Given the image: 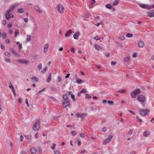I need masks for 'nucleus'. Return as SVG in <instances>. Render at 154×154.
Wrapping results in <instances>:
<instances>
[{
    "label": "nucleus",
    "mask_w": 154,
    "mask_h": 154,
    "mask_svg": "<svg viewBox=\"0 0 154 154\" xmlns=\"http://www.w3.org/2000/svg\"><path fill=\"white\" fill-rule=\"evenodd\" d=\"M40 122L38 121V120L36 122L33 128V130L34 131H37L39 130L40 128Z\"/></svg>",
    "instance_id": "nucleus-1"
},
{
    "label": "nucleus",
    "mask_w": 154,
    "mask_h": 154,
    "mask_svg": "<svg viewBox=\"0 0 154 154\" xmlns=\"http://www.w3.org/2000/svg\"><path fill=\"white\" fill-rule=\"evenodd\" d=\"M57 8L58 9V11L60 13H63L64 10V8L62 5L60 4H59L57 7Z\"/></svg>",
    "instance_id": "nucleus-2"
},
{
    "label": "nucleus",
    "mask_w": 154,
    "mask_h": 154,
    "mask_svg": "<svg viewBox=\"0 0 154 154\" xmlns=\"http://www.w3.org/2000/svg\"><path fill=\"white\" fill-rule=\"evenodd\" d=\"M113 136L112 135H111L108 137L103 142V144L104 145H106L107 143H109L112 140Z\"/></svg>",
    "instance_id": "nucleus-3"
},
{
    "label": "nucleus",
    "mask_w": 154,
    "mask_h": 154,
    "mask_svg": "<svg viewBox=\"0 0 154 154\" xmlns=\"http://www.w3.org/2000/svg\"><path fill=\"white\" fill-rule=\"evenodd\" d=\"M138 100L142 103L144 102L145 101V97L142 95H140L137 97Z\"/></svg>",
    "instance_id": "nucleus-4"
},
{
    "label": "nucleus",
    "mask_w": 154,
    "mask_h": 154,
    "mask_svg": "<svg viewBox=\"0 0 154 154\" xmlns=\"http://www.w3.org/2000/svg\"><path fill=\"white\" fill-rule=\"evenodd\" d=\"M11 12H9V11H8L5 14L6 18L7 20H9L10 18H13L14 17L13 15L10 13Z\"/></svg>",
    "instance_id": "nucleus-5"
},
{
    "label": "nucleus",
    "mask_w": 154,
    "mask_h": 154,
    "mask_svg": "<svg viewBox=\"0 0 154 154\" xmlns=\"http://www.w3.org/2000/svg\"><path fill=\"white\" fill-rule=\"evenodd\" d=\"M140 114L143 116H145L147 112H148V110L147 109H143L139 111Z\"/></svg>",
    "instance_id": "nucleus-6"
},
{
    "label": "nucleus",
    "mask_w": 154,
    "mask_h": 154,
    "mask_svg": "<svg viewBox=\"0 0 154 154\" xmlns=\"http://www.w3.org/2000/svg\"><path fill=\"white\" fill-rule=\"evenodd\" d=\"M10 51L13 54L16 56L17 57H20V55L19 54L17 53L15 50L13 48H11L10 49Z\"/></svg>",
    "instance_id": "nucleus-7"
},
{
    "label": "nucleus",
    "mask_w": 154,
    "mask_h": 154,
    "mask_svg": "<svg viewBox=\"0 0 154 154\" xmlns=\"http://www.w3.org/2000/svg\"><path fill=\"white\" fill-rule=\"evenodd\" d=\"M19 5L17 3H16L12 5L8 10L9 12H11L15 8H16Z\"/></svg>",
    "instance_id": "nucleus-8"
},
{
    "label": "nucleus",
    "mask_w": 154,
    "mask_h": 154,
    "mask_svg": "<svg viewBox=\"0 0 154 154\" xmlns=\"http://www.w3.org/2000/svg\"><path fill=\"white\" fill-rule=\"evenodd\" d=\"M34 8L36 11L38 12L39 13L41 14L42 13V11L38 6L35 5L34 6Z\"/></svg>",
    "instance_id": "nucleus-9"
},
{
    "label": "nucleus",
    "mask_w": 154,
    "mask_h": 154,
    "mask_svg": "<svg viewBox=\"0 0 154 154\" xmlns=\"http://www.w3.org/2000/svg\"><path fill=\"white\" fill-rule=\"evenodd\" d=\"M147 16L150 17H154V11H150L148 13Z\"/></svg>",
    "instance_id": "nucleus-10"
},
{
    "label": "nucleus",
    "mask_w": 154,
    "mask_h": 154,
    "mask_svg": "<svg viewBox=\"0 0 154 154\" xmlns=\"http://www.w3.org/2000/svg\"><path fill=\"white\" fill-rule=\"evenodd\" d=\"M70 103L69 102H63V108H66L67 106L69 105Z\"/></svg>",
    "instance_id": "nucleus-11"
},
{
    "label": "nucleus",
    "mask_w": 154,
    "mask_h": 154,
    "mask_svg": "<svg viewBox=\"0 0 154 154\" xmlns=\"http://www.w3.org/2000/svg\"><path fill=\"white\" fill-rule=\"evenodd\" d=\"M19 61L21 63L23 64H26L29 63V61H28L24 59H20L19 60Z\"/></svg>",
    "instance_id": "nucleus-12"
},
{
    "label": "nucleus",
    "mask_w": 154,
    "mask_h": 154,
    "mask_svg": "<svg viewBox=\"0 0 154 154\" xmlns=\"http://www.w3.org/2000/svg\"><path fill=\"white\" fill-rule=\"evenodd\" d=\"M48 44H45L44 46V52L46 53L48 51Z\"/></svg>",
    "instance_id": "nucleus-13"
},
{
    "label": "nucleus",
    "mask_w": 154,
    "mask_h": 154,
    "mask_svg": "<svg viewBox=\"0 0 154 154\" xmlns=\"http://www.w3.org/2000/svg\"><path fill=\"white\" fill-rule=\"evenodd\" d=\"M76 82L78 84H81L83 83L84 81L78 78L76 80Z\"/></svg>",
    "instance_id": "nucleus-14"
},
{
    "label": "nucleus",
    "mask_w": 154,
    "mask_h": 154,
    "mask_svg": "<svg viewBox=\"0 0 154 154\" xmlns=\"http://www.w3.org/2000/svg\"><path fill=\"white\" fill-rule=\"evenodd\" d=\"M144 46V43L143 42L140 41L139 42L138 47L140 48H143Z\"/></svg>",
    "instance_id": "nucleus-15"
},
{
    "label": "nucleus",
    "mask_w": 154,
    "mask_h": 154,
    "mask_svg": "<svg viewBox=\"0 0 154 154\" xmlns=\"http://www.w3.org/2000/svg\"><path fill=\"white\" fill-rule=\"evenodd\" d=\"M31 152L32 153L35 154L37 152V150L36 148H32L31 149Z\"/></svg>",
    "instance_id": "nucleus-16"
},
{
    "label": "nucleus",
    "mask_w": 154,
    "mask_h": 154,
    "mask_svg": "<svg viewBox=\"0 0 154 154\" xmlns=\"http://www.w3.org/2000/svg\"><path fill=\"white\" fill-rule=\"evenodd\" d=\"M131 95L132 97V98H135L137 96V94L135 93V92L133 91L131 93Z\"/></svg>",
    "instance_id": "nucleus-17"
},
{
    "label": "nucleus",
    "mask_w": 154,
    "mask_h": 154,
    "mask_svg": "<svg viewBox=\"0 0 154 154\" xmlns=\"http://www.w3.org/2000/svg\"><path fill=\"white\" fill-rule=\"evenodd\" d=\"M119 2V0H115L113 3V5L114 6L117 5Z\"/></svg>",
    "instance_id": "nucleus-18"
},
{
    "label": "nucleus",
    "mask_w": 154,
    "mask_h": 154,
    "mask_svg": "<svg viewBox=\"0 0 154 154\" xmlns=\"http://www.w3.org/2000/svg\"><path fill=\"white\" fill-rule=\"evenodd\" d=\"M72 33V31L70 30H68V31L65 34V36L66 37H68L69 35Z\"/></svg>",
    "instance_id": "nucleus-19"
},
{
    "label": "nucleus",
    "mask_w": 154,
    "mask_h": 154,
    "mask_svg": "<svg viewBox=\"0 0 154 154\" xmlns=\"http://www.w3.org/2000/svg\"><path fill=\"white\" fill-rule=\"evenodd\" d=\"M149 133L148 131H145L143 132V135L144 137H147L149 134Z\"/></svg>",
    "instance_id": "nucleus-20"
},
{
    "label": "nucleus",
    "mask_w": 154,
    "mask_h": 154,
    "mask_svg": "<svg viewBox=\"0 0 154 154\" xmlns=\"http://www.w3.org/2000/svg\"><path fill=\"white\" fill-rule=\"evenodd\" d=\"M51 75L50 73L48 77L46 79V81L47 82H49L51 80Z\"/></svg>",
    "instance_id": "nucleus-21"
},
{
    "label": "nucleus",
    "mask_w": 154,
    "mask_h": 154,
    "mask_svg": "<svg viewBox=\"0 0 154 154\" xmlns=\"http://www.w3.org/2000/svg\"><path fill=\"white\" fill-rule=\"evenodd\" d=\"M32 80L33 81H36V82H37L38 81V78H37L35 77V76H33L32 77Z\"/></svg>",
    "instance_id": "nucleus-22"
},
{
    "label": "nucleus",
    "mask_w": 154,
    "mask_h": 154,
    "mask_svg": "<svg viewBox=\"0 0 154 154\" xmlns=\"http://www.w3.org/2000/svg\"><path fill=\"white\" fill-rule=\"evenodd\" d=\"M73 37L75 39H78L79 38L78 35L77 33H75L73 35Z\"/></svg>",
    "instance_id": "nucleus-23"
},
{
    "label": "nucleus",
    "mask_w": 154,
    "mask_h": 154,
    "mask_svg": "<svg viewBox=\"0 0 154 154\" xmlns=\"http://www.w3.org/2000/svg\"><path fill=\"white\" fill-rule=\"evenodd\" d=\"M137 95L140 93V90L139 89H137L134 91Z\"/></svg>",
    "instance_id": "nucleus-24"
},
{
    "label": "nucleus",
    "mask_w": 154,
    "mask_h": 154,
    "mask_svg": "<svg viewBox=\"0 0 154 154\" xmlns=\"http://www.w3.org/2000/svg\"><path fill=\"white\" fill-rule=\"evenodd\" d=\"M42 67V64H38L37 68L39 70L41 69Z\"/></svg>",
    "instance_id": "nucleus-25"
},
{
    "label": "nucleus",
    "mask_w": 154,
    "mask_h": 154,
    "mask_svg": "<svg viewBox=\"0 0 154 154\" xmlns=\"http://www.w3.org/2000/svg\"><path fill=\"white\" fill-rule=\"evenodd\" d=\"M63 98L65 100H66L68 99V97L67 95L64 94L63 96Z\"/></svg>",
    "instance_id": "nucleus-26"
},
{
    "label": "nucleus",
    "mask_w": 154,
    "mask_h": 154,
    "mask_svg": "<svg viewBox=\"0 0 154 154\" xmlns=\"http://www.w3.org/2000/svg\"><path fill=\"white\" fill-rule=\"evenodd\" d=\"M119 38L121 40H124L125 39V37L123 35H120L119 37Z\"/></svg>",
    "instance_id": "nucleus-27"
},
{
    "label": "nucleus",
    "mask_w": 154,
    "mask_h": 154,
    "mask_svg": "<svg viewBox=\"0 0 154 154\" xmlns=\"http://www.w3.org/2000/svg\"><path fill=\"white\" fill-rule=\"evenodd\" d=\"M107 102H108V104H109V105H114V102L113 101H112L108 100V101Z\"/></svg>",
    "instance_id": "nucleus-28"
},
{
    "label": "nucleus",
    "mask_w": 154,
    "mask_h": 154,
    "mask_svg": "<svg viewBox=\"0 0 154 154\" xmlns=\"http://www.w3.org/2000/svg\"><path fill=\"white\" fill-rule=\"evenodd\" d=\"M94 48L97 50L98 51H99L100 49V48L99 45H96L94 46Z\"/></svg>",
    "instance_id": "nucleus-29"
},
{
    "label": "nucleus",
    "mask_w": 154,
    "mask_h": 154,
    "mask_svg": "<svg viewBox=\"0 0 154 154\" xmlns=\"http://www.w3.org/2000/svg\"><path fill=\"white\" fill-rule=\"evenodd\" d=\"M19 33V31L18 29H16L15 31V36L16 37L17 35Z\"/></svg>",
    "instance_id": "nucleus-30"
},
{
    "label": "nucleus",
    "mask_w": 154,
    "mask_h": 154,
    "mask_svg": "<svg viewBox=\"0 0 154 154\" xmlns=\"http://www.w3.org/2000/svg\"><path fill=\"white\" fill-rule=\"evenodd\" d=\"M85 98L86 99H90L91 98V96L89 94H85Z\"/></svg>",
    "instance_id": "nucleus-31"
},
{
    "label": "nucleus",
    "mask_w": 154,
    "mask_h": 154,
    "mask_svg": "<svg viewBox=\"0 0 154 154\" xmlns=\"http://www.w3.org/2000/svg\"><path fill=\"white\" fill-rule=\"evenodd\" d=\"M18 11L20 13H23V10L21 8H18Z\"/></svg>",
    "instance_id": "nucleus-32"
},
{
    "label": "nucleus",
    "mask_w": 154,
    "mask_h": 154,
    "mask_svg": "<svg viewBox=\"0 0 154 154\" xmlns=\"http://www.w3.org/2000/svg\"><path fill=\"white\" fill-rule=\"evenodd\" d=\"M71 97L72 100L75 102V95L73 94H72L71 95Z\"/></svg>",
    "instance_id": "nucleus-33"
},
{
    "label": "nucleus",
    "mask_w": 154,
    "mask_h": 154,
    "mask_svg": "<svg viewBox=\"0 0 154 154\" xmlns=\"http://www.w3.org/2000/svg\"><path fill=\"white\" fill-rule=\"evenodd\" d=\"M126 36L128 38L132 37L133 36V34L130 33H128L126 34Z\"/></svg>",
    "instance_id": "nucleus-34"
},
{
    "label": "nucleus",
    "mask_w": 154,
    "mask_h": 154,
    "mask_svg": "<svg viewBox=\"0 0 154 154\" xmlns=\"http://www.w3.org/2000/svg\"><path fill=\"white\" fill-rule=\"evenodd\" d=\"M5 61L8 63H11V61L10 59L9 58H5Z\"/></svg>",
    "instance_id": "nucleus-35"
},
{
    "label": "nucleus",
    "mask_w": 154,
    "mask_h": 154,
    "mask_svg": "<svg viewBox=\"0 0 154 154\" xmlns=\"http://www.w3.org/2000/svg\"><path fill=\"white\" fill-rule=\"evenodd\" d=\"M71 133H72V135L73 136H75L76 135V134H77V132L76 131H73L71 132Z\"/></svg>",
    "instance_id": "nucleus-36"
},
{
    "label": "nucleus",
    "mask_w": 154,
    "mask_h": 154,
    "mask_svg": "<svg viewBox=\"0 0 154 154\" xmlns=\"http://www.w3.org/2000/svg\"><path fill=\"white\" fill-rule=\"evenodd\" d=\"M31 39V36L30 35H27L26 36V40L28 41H29Z\"/></svg>",
    "instance_id": "nucleus-37"
},
{
    "label": "nucleus",
    "mask_w": 154,
    "mask_h": 154,
    "mask_svg": "<svg viewBox=\"0 0 154 154\" xmlns=\"http://www.w3.org/2000/svg\"><path fill=\"white\" fill-rule=\"evenodd\" d=\"M79 135L81 137L84 138L85 137V134L84 133H80L79 134Z\"/></svg>",
    "instance_id": "nucleus-38"
},
{
    "label": "nucleus",
    "mask_w": 154,
    "mask_h": 154,
    "mask_svg": "<svg viewBox=\"0 0 154 154\" xmlns=\"http://www.w3.org/2000/svg\"><path fill=\"white\" fill-rule=\"evenodd\" d=\"M9 87L11 88L12 91L14 92V88L11 83H10V85L9 86Z\"/></svg>",
    "instance_id": "nucleus-39"
},
{
    "label": "nucleus",
    "mask_w": 154,
    "mask_h": 154,
    "mask_svg": "<svg viewBox=\"0 0 154 154\" xmlns=\"http://www.w3.org/2000/svg\"><path fill=\"white\" fill-rule=\"evenodd\" d=\"M5 56L9 57L10 56V54L8 52H5Z\"/></svg>",
    "instance_id": "nucleus-40"
},
{
    "label": "nucleus",
    "mask_w": 154,
    "mask_h": 154,
    "mask_svg": "<svg viewBox=\"0 0 154 154\" xmlns=\"http://www.w3.org/2000/svg\"><path fill=\"white\" fill-rule=\"evenodd\" d=\"M130 59L128 57H127L125 58V62H128L129 60Z\"/></svg>",
    "instance_id": "nucleus-41"
},
{
    "label": "nucleus",
    "mask_w": 154,
    "mask_h": 154,
    "mask_svg": "<svg viewBox=\"0 0 154 154\" xmlns=\"http://www.w3.org/2000/svg\"><path fill=\"white\" fill-rule=\"evenodd\" d=\"M54 154H60V152L58 150L54 151Z\"/></svg>",
    "instance_id": "nucleus-42"
},
{
    "label": "nucleus",
    "mask_w": 154,
    "mask_h": 154,
    "mask_svg": "<svg viewBox=\"0 0 154 154\" xmlns=\"http://www.w3.org/2000/svg\"><path fill=\"white\" fill-rule=\"evenodd\" d=\"M86 115L84 114H82L80 115V117L82 119H84V118L85 116Z\"/></svg>",
    "instance_id": "nucleus-43"
},
{
    "label": "nucleus",
    "mask_w": 154,
    "mask_h": 154,
    "mask_svg": "<svg viewBox=\"0 0 154 154\" xmlns=\"http://www.w3.org/2000/svg\"><path fill=\"white\" fill-rule=\"evenodd\" d=\"M106 7L107 8L111 9L112 7V6L111 5L109 4H107L106 5Z\"/></svg>",
    "instance_id": "nucleus-44"
},
{
    "label": "nucleus",
    "mask_w": 154,
    "mask_h": 154,
    "mask_svg": "<svg viewBox=\"0 0 154 154\" xmlns=\"http://www.w3.org/2000/svg\"><path fill=\"white\" fill-rule=\"evenodd\" d=\"M140 6L143 8H145L146 7V6L145 5L143 4H140Z\"/></svg>",
    "instance_id": "nucleus-45"
},
{
    "label": "nucleus",
    "mask_w": 154,
    "mask_h": 154,
    "mask_svg": "<svg viewBox=\"0 0 154 154\" xmlns=\"http://www.w3.org/2000/svg\"><path fill=\"white\" fill-rule=\"evenodd\" d=\"M56 146V145L55 143H53L52 144V146L51 147V148L52 149H54Z\"/></svg>",
    "instance_id": "nucleus-46"
},
{
    "label": "nucleus",
    "mask_w": 154,
    "mask_h": 154,
    "mask_svg": "<svg viewBox=\"0 0 154 154\" xmlns=\"http://www.w3.org/2000/svg\"><path fill=\"white\" fill-rule=\"evenodd\" d=\"M86 92V90L85 89L83 88L82 90H81L80 91V93H85Z\"/></svg>",
    "instance_id": "nucleus-47"
},
{
    "label": "nucleus",
    "mask_w": 154,
    "mask_h": 154,
    "mask_svg": "<svg viewBox=\"0 0 154 154\" xmlns=\"http://www.w3.org/2000/svg\"><path fill=\"white\" fill-rule=\"evenodd\" d=\"M24 21L26 23H27L29 21V19L28 18H24Z\"/></svg>",
    "instance_id": "nucleus-48"
},
{
    "label": "nucleus",
    "mask_w": 154,
    "mask_h": 154,
    "mask_svg": "<svg viewBox=\"0 0 154 154\" xmlns=\"http://www.w3.org/2000/svg\"><path fill=\"white\" fill-rule=\"evenodd\" d=\"M47 70V69L46 68V67H45V68L43 70V71H42V73H44L45 72H46Z\"/></svg>",
    "instance_id": "nucleus-49"
},
{
    "label": "nucleus",
    "mask_w": 154,
    "mask_h": 154,
    "mask_svg": "<svg viewBox=\"0 0 154 154\" xmlns=\"http://www.w3.org/2000/svg\"><path fill=\"white\" fill-rule=\"evenodd\" d=\"M116 64V62L115 61H112L111 63V65L112 66H115Z\"/></svg>",
    "instance_id": "nucleus-50"
},
{
    "label": "nucleus",
    "mask_w": 154,
    "mask_h": 154,
    "mask_svg": "<svg viewBox=\"0 0 154 154\" xmlns=\"http://www.w3.org/2000/svg\"><path fill=\"white\" fill-rule=\"evenodd\" d=\"M125 91V89H123L122 90L120 91L119 92L120 93H121L123 94L124 93Z\"/></svg>",
    "instance_id": "nucleus-51"
},
{
    "label": "nucleus",
    "mask_w": 154,
    "mask_h": 154,
    "mask_svg": "<svg viewBox=\"0 0 154 154\" xmlns=\"http://www.w3.org/2000/svg\"><path fill=\"white\" fill-rule=\"evenodd\" d=\"M25 102H26V104L27 106V107H29V104L28 103V99H25Z\"/></svg>",
    "instance_id": "nucleus-52"
},
{
    "label": "nucleus",
    "mask_w": 154,
    "mask_h": 154,
    "mask_svg": "<svg viewBox=\"0 0 154 154\" xmlns=\"http://www.w3.org/2000/svg\"><path fill=\"white\" fill-rule=\"evenodd\" d=\"M6 23L7 22L5 20H3L2 21V23L3 25H5V24H6Z\"/></svg>",
    "instance_id": "nucleus-53"
},
{
    "label": "nucleus",
    "mask_w": 154,
    "mask_h": 154,
    "mask_svg": "<svg viewBox=\"0 0 154 154\" xmlns=\"http://www.w3.org/2000/svg\"><path fill=\"white\" fill-rule=\"evenodd\" d=\"M6 35L5 33H3L2 35V37L3 38H6Z\"/></svg>",
    "instance_id": "nucleus-54"
},
{
    "label": "nucleus",
    "mask_w": 154,
    "mask_h": 154,
    "mask_svg": "<svg viewBox=\"0 0 154 154\" xmlns=\"http://www.w3.org/2000/svg\"><path fill=\"white\" fill-rule=\"evenodd\" d=\"M137 57V54L136 53H133V57L134 58H136Z\"/></svg>",
    "instance_id": "nucleus-55"
},
{
    "label": "nucleus",
    "mask_w": 154,
    "mask_h": 154,
    "mask_svg": "<svg viewBox=\"0 0 154 154\" xmlns=\"http://www.w3.org/2000/svg\"><path fill=\"white\" fill-rule=\"evenodd\" d=\"M81 144V142L80 140H78V145L79 146H80Z\"/></svg>",
    "instance_id": "nucleus-56"
},
{
    "label": "nucleus",
    "mask_w": 154,
    "mask_h": 154,
    "mask_svg": "<svg viewBox=\"0 0 154 154\" xmlns=\"http://www.w3.org/2000/svg\"><path fill=\"white\" fill-rule=\"evenodd\" d=\"M58 80L59 82H61L62 81L61 78L60 77H58Z\"/></svg>",
    "instance_id": "nucleus-57"
},
{
    "label": "nucleus",
    "mask_w": 154,
    "mask_h": 154,
    "mask_svg": "<svg viewBox=\"0 0 154 154\" xmlns=\"http://www.w3.org/2000/svg\"><path fill=\"white\" fill-rule=\"evenodd\" d=\"M38 133H36L35 134V138L36 139L38 138Z\"/></svg>",
    "instance_id": "nucleus-58"
},
{
    "label": "nucleus",
    "mask_w": 154,
    "mask_h": 154,
    "mask_svg": "<svg viewBox=\"0 0 154 154\" xmlns=\"http://www.w3.org/2000/svg\"><path fill=\"white\" fill-rule=\"evenodd\" d=\"M95 39L97 40H99L100 39V38L98 36H97L95 37Z\"/></svg>",
    "instance_id": "nucleus-59"
},
{
    "label": "nucleus",
    "mask_w": 154,
    "mask_h": 154,
    "mask_svg": "<svg viewBox=\"0 0 154 154\" xmlns=\"http://www.w3.org/2000/svg\"><path fill=\"white\" fill-rule=\"evenodd\" d=\"M23 137L22 136H21L20 137V140L21 141H22L23 140Z\"/></svg>",
    "instance_id": "nucleus-60"
},
{
    "label": "nucleus",
    "mask_w": 154,
    "mask_h": 154,
    "mask_svg": "<svg viewBox=\"0 0 154 154\" xmlns=\"http://www.w3.org/2000/svg\"><path fill=\"white\" fill-rule=\"evenodd\" d=\"M12 26V25L11 23H9L8 25V28H11Z\"/></svg>",
    "instance_id": "nucleus-61"
},
{
    "label": "nucleus",
    "mask_w": 154,
    "mask_h": 154,
    "mask_svg": "<svg viewBox=\"0 0 154 154\" xmlns=\"http://www.w3.org/2000/svg\"><path fill=\"white\" fill-rule=\"evenodd\" d=\"M71 51L73 53H74L75 52V50L73 48H72L71 49Z\"/></svg>",
    "instance_id": "nucleus-62"
},
{
    "label": "nucleus",
    "mask_w": 154,
    "mask_h": 154,
    "mask_svg": "<svg viewBox=\"0 0 154 154\" xmlns=\"http://www.w3.org/2000/svg\"><path fill=\"white\" fill-rule=\"evenodd\" d=\"M103 103L104 104H106L107 102V100H104L103 101Z\"/></svg>",
    "instance_id": "nucleus-63"
},
{
    "label": "nucleus",
    "mask_w": 154,
    "mask_h": 154,
    "mask_svg": "<svg viewBox=\"0 0 154 154\" xmlns=\"http://www.w3.org/2000/svg\"><path fill=\"white\" fill-rule=\"evenodd\" d=\"M107 130V128H106L104 127L103 129V131L104 132H105Z\"/></svg>",
    "instance_id": "nucleus-64"
}]
</instances>
